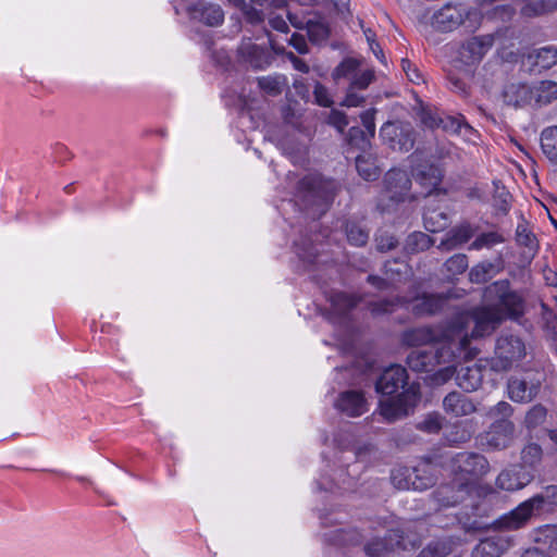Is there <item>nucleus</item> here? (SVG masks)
<instances>
[{"mask_svg": "<svg viewBox=\"0 0 557 557\" xmlns=\"http://www.w3.org/2000/svg\"><path fill=\"white\" fill-rule=\"evenodd\" d=\"M541 308L546 336L557 347V315L545 304H542Z\"/></svg>", "mask_w": 557, "mask_h": 557, "instance_id": "nucleus-46", "label": "nucleus"}, {"mask_svg": "<svg viewBox=\"0 0 557 557\" xmlns=\"http://www.w3.org/2000/svg\"><path fill=\"white\" fill-rule=\"evenodd\" d=\"M360 70V62L355 58H345L332 72L333 79L338 83L341 79H347L349 83Z\"/></svg>", "mask_w": 557, "mask_h": 557, "instance_id": "nucleus-36", "label": "nucleus"}, {"mask_svg": "<svg viewBox=\"0 0 557 557\" xmlns=\"http://www.w3.org/2000/svg\"><path fill=\"white\" fill-rule=\"evenodd\" d=\"M356 169L366 181H375L380 176V168L376 159L370 154H361L356 158Z\"/></svg>", "mask_w": 557, "mask_h": 557, "instance_id": "nucleus-31", "label": "nucleus"}, {"mask_svg": "<svg viewBox=\"0 0 557 557\" xmlns=\"http://www.w3.org/2000/svg\"><path fill=\"white\" fill-rule=\"evenodd\" d=\"M386 196L394 202L405 201L410 198L409 190L411 180L404 170L392 169L384 177Z\"/></svg>", "mask_w": 557, "mask_h": 557, "instance_id": "nucleus-13", "label": "nucleus"}, {"mask_svg": "<svg viewBox=\"0 0 557 557\" xmlns=\"http://www.w3.org/2000/svg\"><path fill=\"white\" fill-rule=\"evenodd\" d=\"M370 135L358 126H352L348 131V141L350 145L357 146L360 149H366L370 145Z\"/></svg>", "mask_w": 557, "mask_h": 557, "instance_id": "nucleus-51", "label": "nucleus"}, {"mask_svg": "<svg viewBox=\"0 0 557 557\" xmlns=\"http://www.w3.org/2000/svg\"><path fill=\"white\" fill-rule=\"evenodd\" d=\"M447 298L442 295L423 294L411 301V310L416 315H430L443 309Z\"/></svg>", "mask_w": 557, "mask_h": 557, "instance_id": "nucleus-25", "label": "nucleus"}, {"mask_svg": "<svg viewBox=\"0 0 557 557\" xmlns=\"http://www.w3.org/2000/svg\"><path fill=\"white\" fill-rule=\"evenodd\" d=\"M397 244V239L387 232H380L375 236L376 249L381 252H386L396 248Z\"/></svg>", "mask_w": 557, "mask_h": 557, "instance_id": "nucleus-57", "label": "nucleus"}, {"mask_svg": "<svg viewBox=\"0 0 557 557\" xmlns=\"http://www.w3.org/2000/svg\"><path fill=\"white\" fill-rule=\"evenodd\" d=\"M494 44L493 35L475 36L462 45V50L472 61H481Z\"/></svg>", "mask_w": 557, "mask_h": 557, "instance_id": "nucleus-28", "label": "nucleus"}, {"mask_svg": "<svg viewBox=\"0 0 557 557\" xmlns=\"http://www.w3.org/2000/svg\"><path fill=\"white\" fill-rule=\"evenodd\" d=\"M405 299L395 298V299H383L370 305V310L373 314H385L389 313L394 310L397 305H403Z\"/></svg>", "mask_w": 557, "mask_h": 557, "instance_id": "nucleus-55", "label": "nucleus"}, {"mask_svg": "<svg viewBox=\"0 0 557 557\" xmlns=\"http://www.w3.org/2000/svg\"><path fill=\"white\" fill-rule=\"evenodd\" d=\"M505 242V237L495 231L480 233L475 236L474 240L469 245V250H482V249H491L495 245L502 244Z\"/></svg>", "mask_w": 557, "mask_h": 557, "instance_id": "nucleus-37", "label": "nucleus"}, {"mask_svg": "<svg viewBox=\"0 0 557 557\" xmlns=\"http://www.w3.org/2000/svg\"><path fill=\"white\" fill-rule=\"evenodd\" d=\"M335 408L348 417H360L369 410V404L360 391L349 389L342 392L336 401Z\"/></svg>", "mask_w": 557, "mask_h": 557, "instance_id": "nucleus-17", "label": "nucleus"}, {"mask_svg": "<svg viewBox=\"0 0 557 557\" xmlns=\"http://www.w3.org/2000/svg\"><path fill=\"white\" fill-rule=\"evenodd\" d=\"M432 239L422 232H414L407 237L405 249L407 252L414 253L430 248Z\"/></svg>", "mask_w": 557, "mask_h": 557, "instance_id": "nucleus-43", "label": "nucleus"}, {"mask_svg": "<svg viewBox=\"0 0 557 557\" xmlns=\"http://www.w3.org/2000/svg\"><path fill=\"white\" fill-rule=\"evenodd\" d=\"M442 332L436 329H432L429 326H422V327H416L412 330H409L404 333L403 339L405 344L409 346H422L428 344H442L443 342H440V338L442 337ZM448 341L446 343L449 344V341L451 338V334L446 335Z\"/></svg>", "mask_w": 557, "mask_h": 557, "instance_id": "nucleus-22", "label": "nucleus"}, {"mask_svg": "<svg viewBox=\"0 0 557 557\" xmlns=\"http://www.w3.org/2000/svg\"><path fill=\"white\" fill-rule=\"evenodd\" d=\"M193 18L203 22L206 25L215 27L223 23L224 12L219 4L199 0L189 8Z\"/></svg>", "mask_w": 557, "mask_h": 557, "instance_id": "nucleus-21", "label": "nucleus"}, {"mask_svg": "<svg viewBox=\"0 0 557 557\" xmlns=\"http://www.w3.org/2000/svg\"><path fill=\"white\" fill-rule=\"evenodd\" d=\"M376 110L370 109L361 113V122L364 127V131L370 135V137H374L375 135V115Z\"/></svg>", "mask_w": 557, "mask_h": 557, "instance_id": "nucleus-64", "label": "nucleus"}, {"mask_svg": "<svg viewBox=\"0 0 557 557\" xmlns=\"http://www.w3.org/2000/svg\"><path fill=\"white\" fill-rule=\"evenodd\" d=\"M516 237L519 245L529 248L531 251L537 249V242L534 235L527 228V226L519 224L516 231Z\"/></svg>", "mask_w": 557, "mask_h": 557, "instance_id": "nucleus-54", "label": "nucleus"}, {"mask_svg": "<svg viewBox=\"0 0 557 557\" xmlns=\"http://www.w3.org/2000/svg\"><path fill=\"white\" fill-rule=\"evenodd\" d=\"M313 96L315 102L321 107H331L333 103L326 87L319 82L314 85Z\"/></svg>", "mask_w": 557, "mask_h": 557, "instance_id": "nucleus-61", "label": "nucleus"}, {"mask_svg": "<svg viewBox=\"0 0 557 557\" xmlns=\"http://www.w3.org/2000/svg\"><path fill=\"white\" fill-rule=\"evenodd\" d=\"M345 232L349 244L361 247L369 240V231L359 223L348 221L345 225Z\"/></svg>", "mask_w": 557, "mask_h": 557, "instance_id": "nucleus-40", "label": "nucleus"}, {"mask_svg": "<svg viewBox=\"0 0 557 557\" xmlns=\"http://www.w3.org/2000/svg\"><path fill=\"white\" fill-rule=\"evenodd\" d=\"M443 408L446 413L454 417H465L473 413L476 410L473 401L466 395L459 392H451L443 399Z\"/></svg>", "mask_w": 557, "mask_h": 557, "instance_id": "nucleus-24", "label": "nucleus"}, {"mask_svg": "<svg viewBox=\"0 0 557 557\" xmlns=\"http://www.w3.org/2000/svg\"><path fill=\"white\" fill-rule=\"evenodd\" d=\"M295 246H296V252L299 256V258H301L302 260L310 262V263L314 262V260L319 253L315 246H313L311 243H309L308 245L306 243H304L302 245H300L299 243H296Z\"/></svg>", "mask_w": 557, "mask_h": 557, "instance_id": "nucleus-59", "label": "nucleus"}, {"mask_svg": "<svg viewBox=\"0 0 557 557\" xmlns=\"http://www.w3.org/2000/svg\"><path fill=\"white\" fill-rule=\"evenodd\" d=\"M446 271L451 275L463 273L468 268V257L465 253H456L445 262Z\"/></svg>", "mask_w": 557, "mask_h": 557, "instance_id": "nucleus-50", "label": "nucleus"}, {"mask_svg": "<svg viewBox=\"0 0 557 557\" xmlns=\"http://www.w3.org/2000/svg\"><path fill=\"white\" fill-rule=\"evenodd\" d=\"M456 381L465 392H473L482 384V373L478 367H461L456 374Z\"/></svg>", "mask_w": 557, "mask_h": 557, "instance_id": "nucleus-29", "label": "nucleus"}, {"mask_svg": "<svg viewBox=\"0 0 557 557\" xmlns=\"http://www.w3.org/2000/svg\"><path fill=\"white\" fill-rule=\"evenodd\" d=\"M543 450L536 443H530L521 451V467L535 468L542 460Z\"/></svg>", "mask_w": 557, "mask_h": 557, "instance_id": "nucleus-45", "label": "nucleus"}, {"mask_svg": "<svg viewBox=\"0 0 557 557\" xmlns=\"http://www.w3.org/2000/svg\"><path fill=\"white\" fill-rule=\"evenodd\" d=\"M483 15L475 7H468L462 3H447L435 11L431 17V26L442 33H448L460 26L474 33L481 25Z\"/></svg>", "mask_w": 557, "mask_h": 557, "instance_id": "nucleus-4", "label": "nucleus"}, {"mask_svg": "<svg viewBox=\"0 0 557 557\" xmlns=\"http://www.w3.org/2000/svg\"><path fill=\"white\" fill-rule=\"evenodd\" d=\"M504 321V315L499 309L491 306L474 309L467 318L466 322H472L473 329L471 335L463 327V318H460L451 331V342L459 350L468 348L470 338H480L491 335Z\"/></svg>", "mask_w": 557, "mask_h": 557, "instance_id": "nucleus-2", "label": "nucleus"}, {"mask_svg": "<svg viewBox=\"0 0 557 557\" xmlns=\"http://www.w3.org/2000/svg\"><path fill=\"white\" fill-rule=\"evenodd\" d=\"M359 90L348 86L346 96L342 101V106L354 108L360 107L364 102V97L358 92Z\"/></svg>", "mask_w": 557, "mask_h": 557, "instance_id": "nucleus-60", "label": "nucleus"}, {"mask_svg": "<svg viewBox=\"0 0 557 557\" xmlns=\"http://www.w3.org/2000/svg\"><path fill=\"white\" fill-rule=\"evenodd\" d=\"M534 98L537 103L546 104L557 98V83L542 81L534 87Z\"/></svg>", "mask_w": 557, "mask_h": 557, "instance_id": "nucleus-39", "label": "nucleus"}, {"mask_svg": "<svg viewBox=\"0 0 557 557\" xmlns=\"http://www.w3.org/2000/svg\"><path fill=\"white\" fill-rule=\"evenodd\" d=\"M483 298L493 308L499 309L504 319L518 320L524 312V299L519 292L510 288L508 280H499L486 286Z\"/></svg>", "mask_w": 557, "mask_h": 557, "instance_id": "nucleus-5", "label": "nucleus"}, {"mask_svg": "<svg viewBox=\"0 0 557 557\" xmlns=\"http://www.w3.org/2000/svg\"><path fill=\"white\" fill-rule=\"evenodd\" d=\"M392 482L399 490L424 491L436 483V476L430 463L424 462L412 469L400 468L392 472Z\"/></svg>", "mask_w": 557, "mask_h": 557, "instance_id": "nucleus-8", "label": "nucleus"}, {"mask_svg": "<svg viewBox=\"0 0 557 557\" xmlns=\"http://www.w3.org/2000/svg\"><path fill=\"white\" fill-rule=\"evenodd\" d=\"M451 546L446 540L430 542L418 555V557H446L450 554Z\"/></svg>", "mask_w": 557, "mask_h": 557, "instance_id": "nucleus-42", "label": "nucleus"}, {"mask_svg": "<svg viewBox=\"0 0 557 557\" xmlns=\"http://www.w3.org/2000/svg\"><path fill=\"white\" fill-rule=\"evenodd\" d=\"M530 58L534 59L535 64L542 69H550L557 63V48L546 46L536 49L530 54Z\"/></svg>", "mask_w": 557, "mask_h": 557, "instance_id": "nucleus-38", "label": "nucleus"}, {"mask_svg": "<svg viewBox=\"0 0 557 557\" xmlns=\"http://www.w3.org/2000/svg\"><path fill=\"white\" fill-rule=\"evenodd\" d=\"M546 417L547 409L541 404L534 405L525 413L523 421L524 426L528 430H534L545 422Z\"/></svg>", "mask_w": 557, "mask_h": 557, "instance_id": "nucleus-44", "label": "nucleus"}, {"mask_svg": "<svg viewBox=\"0 0 557 557\" xmlns=\"http://www.w3.org/2000/svg\"><path fill=\"white\" fill-rule=\"evenodd\" d=\"M396 548L405 549L403 536L399 531H388L383 539H374L364 546V553L369 557H382Z\"/></svg>", "mask_w": 557, "mask_h": 557, "instance_id": "nucleus-18", "label": "nucleus"}, {"mask_svg": "<svg viewBox=\"0 0 557 557\" xmlns=\"http://www.w3.org/2000/svg\"><path fill=\"white\" fill-rule=\"evenodd\" d=\"M453 471L456 478L451 485H443L435 492L437 503L443 507L455 506L468 493L470 484L488 471V461L480 454L460 453L453 458Z\"/></svg>", "mask_w": 557, "mask_h": 557, "instance_id": "nucleus-1", "label": "nucleus"}, {"mask_svg": "<svg viewBox=\"0 0 557 557\" xmlns=\"http://www.w3.org/2000/svg\"><path fill=\"white\" fill-rule=\"evenodd\" d=\"M493 206L498 212L503 214L508 213L510 209V195L504 187L499 188L496 185L493 196Z\"/></svg>", "mask_w": 557, "mask_h": 557, "instance_id": "nucleus-53", "label": "nucleus"}, {"mask_svg": "<svg viewBox=\"0 0 557 557\" xmlns=\"http://www.w3.org/2000/svg\"><path fill=\"white\" fill-rule=\"evenodd\" d=\"M557 505V485H548L542 494L523 502L509 513L500 517L495 525L499 530H518L522 528L534 510L543 509L544 504Z\"/></svg>", "mask_w": 557, "mask_h": 557, "instance_id": "nucleus-6", "label": "nucleus"}, {"mask_svg": "<svg viewBox=\"0 0 557 557\" xmlns=\"http://www.w3.org/2000/svg\"><path fill=\"white\" fill-rule=\"evenodd\" d=\"M545 374L540 370L525 371L520 376L509 379L507 388L509 398L516 403H530L540 393Z\"/></svg>", "mask_w": 557, "mask_h": 557, "instance_id": "nucleus-9", "label": "nucleus"}, {"mask_svg": "<svg viewBox=\"0 0 557 557\" xmlns=\"http://www.w3.org/2000/svg\"><path fill=\"white\" fill-rule=\"evenodd\" d=\"M416 181L425 189L424 196L431 195L443 178L442 170L430 163H422L414 169Z\"/></svg>", "mask_w": 557, "mask_h": 557, "instance_id": "nucleus-23", "label": "nucleus"}, {"mask_svg": "<svg viewBox=\"0 0 557 557\" xmlns=\"http://www.w3.org/2000/svg\"><path fill=\"white\" fill-rule=\"evenodd\" d=\"M419 400L418 389L411 385L396 397L380 401V412L387 422H394L409 414Z\"/></svg>", "mask_w": 557, "mask_h": 557, "instance_id": "nucleus-11", "label": "nucleus"}, {"mask_svg": "<svg viewBox=\"0 0 557 557\" xmlns=\"http://www.w3.org/2000/svg\"><path fill=\"white\" fill-rule=\"evenodd\" d=\"M358 301L357 297L344 292H334L330 295L331 306L338 315H345L357 306Z\"/></svg>", "mask_w": 557, "mask_h": 557, "instance_id": "nucleus-35", "label": "nucleus"}, {"mask_svg": "<svg viewBox=\"0 0 557 557\" xmlns=\"http://www.w3.org/2000/svg\"><path fill=\"white\" fill-rule=\"evenodd\" d=\"M337 191V184L333 180H326L319 175H307L298 183L297 196L306 210L312 216L323 214L333 201Z\"/></svg>", "mask_w": 557, "mask_h": 557, "instance_id": "nucleus-3", "label": "nucleus"}, {"mask_svg": "<svg viewBox=\"0 0 557 557\" xmlns=\"http://www.w3.org/2000/svg\"><path fill=\"white\" fill-rule=\"evenodd\" d=\"M451 342L431 345L424 349H414L407 356L408 367L416 372H432L437 366L449 363L455 357Z\"/></svg>", "mask_w": 557, "mask_h": 557, "instance_id": "nucleus-7", "label": "nucleus"}, {"mask_svg": "<svg viewBox=\"0 0 557 557\" xmlns=\"http://www.w3.org/2000/svg\"><path fill=\"white\" fill-rule=\"evenodd\" d=\"M512 411L513 409L510 404H508L507 401H499L498 404H496L495 406L491 407L487 410L486 416L490 419H493L494 421L503 419L509 420V418L512 414Z\"/></svg>", "mask_w": 557, "mask_h": 557, "instance_id": "nucleus-56", "label": "nucleus"}, {"mask_svg": "<svg viewBox=\"0 0 557 557\" xmlns=\"http://www.w3.org/2000/svg\"><path fill=\"white\" fill-rule=\"evenodd\" d=\"M523 341L515 335H502L495 346L493 367L496 370L507 371L525 357Z\"/></svg>", "mask_w": 557, "mask_h": 557, "instance_id": "nucleus-10", "label": "nucleus"}, {"mask_svg": "<svg viewBox=\"0 0 557 557\" xmlns=\"http://www.w3.org/2000/svg\"><path fill=\"white\" fill-rule=\"evenodd\" d=\"M503 97L507 104L521 107L534 98V87L521 83H511L504 88Z\"/></svg>", "mask_w": 557, "mask_h": 557, "instance_id": "nucleus-26", "label": "nucleus"}, {"mask_svg": "<svg viewBox=\"0 0 557 557\" xmlns=\"http://www.w3.org/2000/svg\"><path fill=\"white\" fill-rule=\"evenodd\" d=\"M503 263L504 262L500 257L494 262L482 261L470 270L469 278L475 284L485 283L504 269Z\"/></svg>", "mask_w": 557, "mask_h": 557, "instance_id": "nucleus-27", "label": "nucleus"}, {"mask_svg": "<svg viewBox=\"0 0 557 557\" xmlns=\"http://www.w3.org/2000/svg\"><path fill=\"white\" fill-rule=\"evenodd\" d=\"M515 424L508 419L496 420L486 432V443L494 449L508 448L515 440Z\"/></svg>", "mask_w": 557, "mask_h": 557, "instance_id": "nucleus-14", "label": "nucleus"}, {"mask_svg": "<svg viewBox=\"0 0 557 557\" xmlns=\"http://www.w3.org/2000/svg\"><path fill=\"white\" fill-rule=\"evenodd\" d=\"M549 557H557V527L547 528L544 534Z\"/></svg>", "mask_w": 557, "mask_h": 557, "instance_id": "nucleus-62", "label": "nucleus"}, {"mask_svg": "<svg viewBox=\"0 0 557 557\" xmlns=\"http://www.w3.org/2000/svg\"><path fill=\"white\" fill-rule=\"evenodd\" d=\"M238 53L244 62L256 70H262L272 62L271 53L251 41L243 42L238 48Z\"/></svg>", "mask_w": 557, "mask_h": 557, "instance_id": "nucleus-20", "label": "nucleus"}, {"mask_svg": "<svg viewBox=\"0 0 557 557\" xmlns=\"http://www.w3.org/2000/svg\"><path fill=\"white\" fill-rule=\"evenodd\" d=\"M374 78L375 76L373 70H359L354 76L352 81L349 83V86L357 90H364L374 81Z\"/></svg>", "mask_w": 557, "mask_h": 557, "instance_id": "nucleus-52", "label": "nucleus"}, {"mask_svg": "<svg viewBox=\"0 0 557 557\" xmlns=\"http://www.w3.org/2000/svg\"><path fill=\"white\" fill-rule=\"evenodd\" d=\"M408 374L404 367L399 364L391 366L385 369L376 381L375 389L383 395H393L400 387L407 384Z\"/></svg>", "mask_w": 557, "mask_h": 557, "instance_id": "nucleus-15", "label": "nucleus"}, {"mask_svg": "<svg viewBox=\"0 0 557 557\" xmlns=\"http://www.w3.org/2000/svg\"><path fill=\"white\" fill-rule=\"evenodd\" d=\"M383 141L392 149L399 151H409L413 148L416 132L408 122L395 121L386 122L380 131Z\"/></svg>", "mask_w": 557, "mask_h": 557, "instance_id": "nucleus-12", "label": "nucleus"}, {"mask_svg": "<svg viewBox=\"0 0 557 557\" xmlns=\"http://www.w3.org/2000/svg\"><path fill=\"white\" fill-rule=\"evenodd\" d=\"M463 121L465 117L462 115H445L443 119H440V123H442L441 127L444 131L450 132L453 134H458V132L461 129Z\"/></svg>", "mask_w": 557, "mask_h": 557, "instance_id": "nucleus-58", "label": "nucleus"}, {"mask_svg": "<svg viewBox=\"0 0 557 557\" xmlns=\"http://www.w3.org/2000/svg\"><path fill=\"white\" fill-rule=\"evenodd\" d=\"M534 479V473L521 466H516L510 469L502 471L496 479V486L505 491L521 490L531 483Z\"/></svg>", "mask_w": 557, "mask_h": 557, "instance_id": "nucleus-16", "label": "nucleus"}, {"mask_svg": "<svg viewBox=\"0 0 557 557\" xmlns=\"http://www.w3.org/2000/svg\"><path fill=\"white\" fill-rule=\"evenodd\" d=\"M443 420L440 413H430L418 424V429L430 434L438 433L443 426Z\"/></svg>", "mask_w": 557, "mask_h": 557, "instance_id": "nucleus-49", "label": "nucleus"}, {"mask_svg": "<svg viewBox=\"0 0 557 557\" xmlns=\"http://www.w3.org/2000/svg\"><path fill=\"white\" fill-rule=\"evenodd\" d=\"M541 148L547 159L557 164V126L543 129L541 134Z\"/></svg>", "mask_w": 557, "mask_h": 557, "instance_id": "nucleus-33", "label": "nucleus"}, {"mask_svg": "<svg viewBox=\"0 0 557 557\" xmlns=\"http://www.w3.org/2000/svg\"><path fill=\"white\" fill-rule=\"evenodd\" d=\"M424 226L429 232L443 231L448 225V216L445 212L428 210L423 214Z\"/></svg>", "mask_w": 557, "mask_h": 557, "instance_id": "nucleus-41", "label": "nucleus"}, {"mask_svg": "<svg viewBox=\"0 0 557 557\" xmlns=\"http://www.w3.org/2000/svg\"><path fill=\"white\" fill-rule=\"evenodd\" d=\"M444 437L449 445H458L468 442L471 433L461 423H456L445 431Z\"/></svg>", "mask_w": 557, "mask_h": 557, "instance_id": "nucleus-47", "label": "nucleus"}, {"mask_svg": "<svg viewBox=\"0 0 557 557\" xmlns=\"http://www.w3.org/2000/svg\"><path fill=\"white\" fill-rule=\"evenodd\" d=\"M505 550V542L500 539L488 537L481 541L474 548L475 557H499Z\"/></svg>", "mask_w": 557, "mask_h": 557, "instance_id": "nucleus-34", "label": "nucleus"}, {"mask_svg": "<svg viewBox=\"0 0 557 557\" xmlns=\"http://www.w3.org/2000/svg\"><path fill=\"white\" fill-rule=\"evenodd\" d=\"M478 232V227L465 222L450 228L437 248L442 251L454 250L468 243Z\"/></svg>", "mask_w": 557, "mask_h": 557, "instance_id": "nucleus-19", "label": "nucleus"}, {"mask_svg": "<svg viewBox=\"0 0 557 557\" xmlns=\"http://www.w3.org/2000/svg\"><path fill=\"white\" fill-rule=\"evenodd\" d=\"M260 89L270 96H277L287 87V77L283 74H274L258 78Z\"/></svg>", "mask_w": 557, "mask_h": 557, "instance_id": "nucleus-32", "label": "nucleus"}, {"mask_svg": "<svg viewBox=\"0 0 557 557\" xmlns=\"http://www.w3.org/2000/svg\"><path fill=\"white\" fill-rule=\"evenodd\" d=\"M306 29L310 41L313 44H320L329 37V28L321 21L308 20L306 22Z\"/></svg>", "mask_w": 557, "mask_h": 557, "instance_id": "nucleus-48", "label": "nucleus"}, {"mask_svg": "<svg viewBox=\"0 0 557 557\" xmlns=\"http://www.w3.org/2000/svg\"><path fill=\"white\" fill-rule=\"evenodd\" d=\"M523 5L520 9L521 15L536 17L552 13L557 10V0H521Z\"/></svg>", "mask_w": 557, "mask_h": 557, "instance_id": "nucleus-30", "label": "nucleus"}, {"mask_svg": "<svg viewBox=\"0 0 557 557\" xmlns=\"http://www.w3.org/2000/svg\"><path fill=\"white\" fill-rule=\"evenodd\" d=\"M329 124L337 128L338 132H344L345 127L348 125V120L345 113L338 110H332L329 120Z\"/></svg>", "mask_w": 557, "mask_h": 557, "instance_id": "nucleus-63", "label": "nucleus"}]
</instances>
